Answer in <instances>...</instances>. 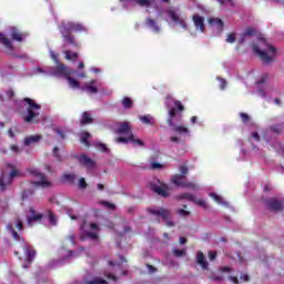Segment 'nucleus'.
Wrapping results in <instances>:
<instances>
[{
  "mask_svg": "<svg viewBox=\"0 0 284 284\" xmlns=\"http://www.w3.org/2000/svg\"><path fill=\"white\" fill-rule=\"evenodd\" d=\"M193 203H195V205H197L199 207H203V210H207V202H205V200H201V199H194Z\"/></svg>",
  "mask_w": 284,
  "mask_h": 284,
  "instance_id": "nucleus-36",
  "label": "nucleus"
},
{
  "mask_svg": "<svg viewBox=\"0 0 284 284\" xmlns=\"http://www.w3.org/2000/svg\"><path fill=\"white\" fill-rule=\"evenodd\" d=\"M221 83V90H225V85H227V82L223 79L220 80Z\"/></svg>",
  "mask_w": 284,
  "mask_h": 284,
  "instance_id": "nucleus-61",
  "label": "nucleus"
},
{
  "mask_svg": "<svg viewBox=\"0 0 284 284\" xmlns=\"http://www.w3.org/2000/svg\"><path fill=\"white\" fill-rule=\"evenodd\" d=\"M151 190L155 192V194H159L160 196H164V197L170 196V186H168V184L161 181L153 182L151 184Z\"/></svg>",
  "mask_w": 284,
  "mask_h": 284,
  "instance_id": "nucleus-11",
  "label": "nucleus"
},
{
  "mask_svg": "<svg viewBox=\"0 0 284 284\" xmlns=\"http://www.w3.org/2000/svg\"><path fill=\"white\" fill-rule=\"evenodd\" d=\"M23 250H24V253L27 256V261L29 263H32V261L34 260V255H36L34 251L32 248H30V246L28 244H24Z\"/></svg>",
  "mask_w": 284,
  "mask_h": 284,
  "instance_id": "nucleus-26",
  "label": "nucleus"
},
{
  "mask_svg": "<svg viewBox=\"0 0 284 284\" xmlns=\"http://www.w3.org/2000/svg\"><path fill=\"white\" fill-rule=\"evenodd\" d=\"M49 223L50 225H57V216L52 212H49Z\"/></svg>",
  "mask_w": 284,
  "mask_h": 284,
  "instance_id": "nucleus-47",
  "label": "nucleus"
},
{
  "mask_svg": "<svg viewBox=\"0 0 284 284\" xmlns=\"http://www.w3.org/2000/svg\"><path fill=\"white\" fill-rule=\"evenodd\" d=\"M221 6H232V0H217Z\"/></svg>",
  "mask_w": 284,
  "mask_h": 284,
  "instance_id": "nucleus-58",
  "label": "nucleus"
},
{
  "mask_svg": "<svg viewBox=\"0 0 284 284\" xmlns=\"http://www.w3.org/2000/svg\"><path fill=\"white\" fill-rule=\"evenodd\" d=\"M95 85H97V80H92L91 82L85 83L82 87V90H84L89 94H97V92H99V89H97Z\"/></svg>",
  "mask_w": 284,
  "mask_h": 284,
  "instance_id": "nucleus-22",
  "label": "nucleus"
},
{
  "mask_svg": "<svg viewBox=\"0 0 284 284\" xmlns=\"http://www.w3.org/2000/svg\"><path fill=\"white\" fill-rule=\"evenodd\" d=\"M95 148H98V150H100L101 152H110V149H108V146L104 143H95Z\"/></svg>",
  "mask_w": 284,
  "mask_h": 284,
  "instance_id": "nucleus-44",
  "label": "nucleus"
},
{
  "mask_svg": "<svg viewBox=\"0 0 284 284\" xmlns=\"http://www.w3.org/2000/svg\"><path fill=\"white\" fill-rule=\"evenodd\" d=\"M180 199H187V201H191V203H194V199H196V196L190 193H184L180 195Z\"/></svg>",
  "mask_w": 284,
  "mask_h": 284,
  "instance_id": "nucleus-45",
  "label": "nucleus"
},
{
  "mask_svg": "<svg viewBox=\"0 0 284 284\" xmlns=\"http://www.w3.org/2000/svg\"><path fill=\"white\" fill-rule=\"evenodd\" d=\"M105 280L101 277H95L92 281H84V284H105Z\"/></svg>",
  "mask_w": 284,
  "mask_h": 284,
  "instance_id": "nucleus-40",
  "label": "nucleus"
},
{
  "mask_svg": "<svg viewBox=\"0 0 284 284\" xmlns=\"http://www.w3.org/2000/svg\"><path fill=\"white\" fill-rule=\"evenodd\" d=\"M60 30H63L64 32H81L85 30L83 28V24L81 23H75V22H62V24L59 28Z\"/></svg>",
  "mask_w": 284,
  "mask_h": 284,
  "instance_id": "nucleus-13",
  "label": "nucleus"
},
{
  "mask_svg": "<svg viewBox=\"0 0 284 284\" xmlns=\"http://www.w3.org/2000/svg\"><path fill=\"white\" fill-rule=\"evenodd\" d=\"M115 141L116 143H128V141H131V143L138 148H143V145H145V143L142 142L141 139L135 138L134 134H130L129 138H118Z\"/></svg>",
  "mask_w": 284,
  "mask_h": 284,
  "instance_id": "nucleus-15",
  "label": "nucleus"
},
{
  "mask_svg": "<svg viewBox=\"0 0 284 284\" xmlns=\"http://www.w3.org/2000/svg\"><path fill=\"white\" fill-rule=\"evenodd\" d=\"M16 227H18V230H23V222L21 221V219H18L16 221Z\"/></svg>",
  "mask_w": 284,
  "mask_h": 284,
  "instance_id": "nucleus-54",
  "label": "nucleus"
},
{
  "mask_svg": "<svg viewBox=\"0 0 284 284\" xmlns=\"http://www.w3.org/2000/svg\"><path fill=\"white\" fill-rule=\"evenodd\" d=\"M180 172H181L182 176H185V174H187V166L181 165L180 166Z\"/></svg>",
  "mask_w": 284,
  "mask_h": 284,
  "instance_id": "nucleus-55",
  "label": "nucleus"
},
{
  "mask_svg": "<svg viewBox=\"0 0 284 284\" xmlns=\"http://www.w3.org/2000/svg\"><path fill=\"white\" fill-rule=\"evenodd\" d=\"M134 105V102H132V99L125 97L122 99V106L124 110H132V106Z\"/></svg>",
  "mask_w": 284,
  "mask_h": 284,
  "instance_id": "nucleus-31",
  "label": "nucleus"
},
{
  "mask_svg": "<svg viewBox=\"0 0 284 284\" xmlns=\"http://www.w3.org/2000/svg\"><path fill=\"white\" fill-rule=\"evenodd\" d=\"M253 52L257 54L264 63H272L276 58V49L263 38L260 39L258 45H253Z\"/></svg>",
  "mask_w": 284,
  "mask_h": 284,
  "instance_id": "nucleus-1",
  "label": "nucleus"
},
{
  "mask_svg": "<svg viewBox=\"0 0 284 284\" xmlns=\"http://www.w3.org/2000/svg\"><path fill=\"white\" fill-rule=\"evenodd\" d=\"M7 230H8V232H10L12 234L14 241H20L19 233H17V231H14L12 223L7 224Z\"/></svg>",
  "mask_w": 284,
  "mask_h": 284,
  "instance_id": "nucleus-34",
  "label": "nucleus"
},
{
  "mask_svg": "<svg viewBox=\"0 0 284 284\" xmlns=\"http://www.w3.org/2000/svg\"><path fill=\"white\" fill-rule=\"evenodd\" d=\"M41 139V135H30L24 139V145H32V143H39Z\"/></svg>",
  "mask_w": 284,
  "mask_h": 284,
  "instance_id": "nucleus-29",
  "label": "nucleus"
},
{
  "mask_svg": "<svg viewBox=\"0 0 284 284\" xmlns=\"http://www.w3.org/2000/svg\"><path fill=\"white\" fill-rule=\"evenodd\" d=\"M230 281L234 284H239V277H230Z\"/></svg>",
  "mask_w": 284,
  "mask_h": 284,
  "instance_id": "nucleus-64",
  "label": "nucleus"
},
{
  "mask_svg": "<svg viewBox=\"0 0 284 284\" xmlns=\"http://www.w3.org/2000/svg\"><path fill=\"white\" fill-rule=\"evenodd\" d=\"M0 43H3L9 50H12V42L2 33H0Z\"/></svg>",
  "mask_w": 284,
  "mask_h": 284,
  "instance_id": "nucleus-32",
  "label": "nucleus"
},
{
  "mask_svg": "<svg viewBox=\"0 0 284 284\" xmlns=\"http://www.w3.org/2000/svg\"><path fill=\"white\" fill-rule=\"evenodd\" d=\"M65 79L70 88H79V81L74 80L71 75H68Z\"/></svg>",
  "mask_w": 284,
  "mask_h": 284,
  "instance_id": "nucleus-38",
  "label": "nucleus"
},
{
  "mask_svg": "<svg viewBox=\"0 0 284 284\" xmlns=\"http://www.w3.org/2000/svg\"><path fill=\"white\" fill-rule=\"evenodd\" d=\"M178 214H180V216H190V211H185L183 209H180L178 211Z\"/></svg>",
  "mask_w": 284,
  "mask_h": 284,
  "instance_id": "nucleus-52",
  "label": "nucleus"
},
{
  "mask_svg": "<svg viewBox=\"0 0 284 284\" xmlns=\"http://www.w3.org/2000/svg\"><path fill=\"white\" fill-rule=\"evenodd\" d=\"M196 263H197V265H200L202 267V270H207V267H210V263H207L205 255L201 251L197 252Z\"/></svg>",
  "mask_w": 284,
  "mask_h": 284,
  "instance_id": "nucleus-23",
  "label": "nucleus"
},
{
  "mask_svg": "<svg viewBox=\"0 0 284 284\" xmlns=\"http://www.w3.org/2000/svg\"><path fill=\"white\" fill-rule=\"evenodd\" d=\"M50 57L53 59V61H55V63H59V59L57 58V53L54 51H50Z\"/></svg>",
  "mask_w": 284,
  "mask_h": 284,
  "instance_id": "nucleus-59",
  "label": "nucleus"
},
{
  "mask_svg": "<svg viewBox=\"0 0 284 284\" xmlns=\"http://www.w3.org/2000/svg\"><path fill=\"white\" fill-rule=\"evenodd\" d=\"M24 37L26 34L19 33V30L17 28H11V38L13 39V41H23Z\"/></svg>",
  "mask_w": 284,
  "mask_h": 284,
  "instance_id": "nucleus-28",
  "label": "nucleus"
},
{
  "mask_svg": "<svg viewBox=\"0 0 284 284\" xmlns=\"http://www.w3.org/2000/svg\"><path fill=\"white\" fill-rule=\"evenodd\" d=\"M80 165H83L87 170H94L97 168V163L94 160L88 158V155H80L79 158Z\"/></svg>",
  "mask_w": 284,
  "mask_h": 284,
  "instance_id": "nucleus-17",
  "label": "nucleus"
},
{
  "mask_svg": "<svg viewBox=\"0 0 284 284\" xmlns=\"http://www.w3.org/2000/svg\"><path fill=\"white\" fill-rule=\"evenodd\" d=\"M90 136L89 132H82L81 133V143H83L84 145H87V148H90V141H88V138Z\"/></svg>",
  "mask_w": 284,
  "mask_h": 284,
  "instance_id": "nucleus-35",
  "label": "nucleus"
},
{
  "mask_svg": "<svg viewBox=\"0 0 284 284\" xmlns=\"http://www.w3.org/2000/svg\"><path fill=\"white\" fill-rule=\"evenodd\" d=\"M94 119H92V113L84 111L82 113V118L80 120L81 125H90V123H93Z\"/></svg>",
  "mask_w": 284,
  "mask_h": 284,
  "instance_id": "nucleus-24",
  "label": "nucleus"
},
{
  "mask_svg": "<svg viewBox=\"0 0 284 284\" xmlns=\"http://www.w3.org/2000/svg\"><path fill=\"white\" fill-rule=\"evenodd\" d=\"M133 2L141 6V8H150L152 3L150 0H133Z\"/></svg>",
  "mask_w": 284,
  "mask_h": 284,
  "instance_id": "nucleus-37",
  "label": "nucleus"
},
{
  "mask_svg": "<svg viewBox=\"0 0 284 284\" xmlns=\"http://www.w3.org/2000/svg\"><path fill=\"white\" fill-rule=\"evenodd\" d=\"M17 176H21V172L18 171L17 166L14 164H7L0 175V192H6Z\"/></svg>",
  "mask_w": 284,
  "mask_h": 284,
  "instance_id": "nucleus-2",
  "label": "nucleus"
},
{
  "mask_svg": "<svg viewBox=\"0 0 284 284\" xmlns=\"http://www.w3.org/2000/svg\"><path fill=\"white\" fill-rule=\"evenodd\" d=\"M193 23H194L196 30H200V32L205 31V18H203L199 14H194L193 16Z\"/></svg>",
  "mask_w": 284,
  "mask_h": 284,
  "instance_id": "nucleus-20",
  "label": "nucleus"
},
{
  "mask_svg": "<svg viewBox=\"0 0 284 284\" xmlns=\"http://www.w3.org/2000/svg\"><path fill=\"white\" fill-rule=\"evenodd\" d=\"M266 205L268 210H273V212H281V210H283V203L276 199H268Z\"/></svg>",
  "mask_w": 284,
  "mask_h": 284,
  "instance_id": "nucleus-18",
  "label": "nucleus"
},
{
  "mask_svg": "<svg viewBox=\"0 0 284 284\" xmlns=\"http://www.w3.org/2000/svg\"><path fill=\"white\" fill-rule=\"evenodd\" d=\"M10 150L14 152V154H19V152H21V149L17 144L11 145Z\"/></svg>",
  "mask_w": 284,
  "mask_h": 284,
  "instance_id": "nucleus-51",
  "label": "nucleus"
},
{
  "mask_svg": "<svg viewBox=\"0 0 284 284\" xmlns=\"http://www.w3.org/2000/svg\"><path fill=\"white\" fill-rule=\"evenodd\" d=\"M148 26H150V28H152V30H154V32H159V26H156V22L152 19H148L146 20Z\"/></svg>",
  "mask_w": 284,
  "mask_h": 284,
  "instance_id": "nucleus-41",
  "label": "nucleus"
},
{
  "mask_svg": "<svg viewBox=\"0 0 284 284\" xmlns=\"http://www.w3.org/2000/svg\"><path fill=\"white\" fill-rule=\"evenodd\" d=\"M240 116L244 123H247V121H250V115L245 113H241Z\"/></svg>",
  "mask_w": 284,
  "mask_h": 284,
  "instance_id": "nucleus-56",
  "label": "nucleus"
},
{
  "mask_svg": "<svg viewBox=\"0 0 284 284\" xmlns=\"http://www.w3.org/2000/svg\"><path fill=\"white\" fill-rule=\"evenodd\" d=\"M60 32L63 38V50H68L69 45H73V48H79V43H77V40L74 39L73 34H70V32L64 31V29H60Z\"/></svg>",
  "mask_w": 284,
  "mask_h": 284,
  "instance_id": "nucleus-12",
  "label": "nucleus"
},
{
  "mask_svg": "<svg viewBox=\"0 0 284 284\" xmlns=\"http://www.w3.org/2000/svg\"><path fill=\"white\" fill-rule=\"evenodd\" d=\"M90 230L87 231L85 223L81 225L82 234L80 235L81 241H85L87 239H91V241H97L99 239V225L97 223L90 224Z\"/></svg>",
  "mask_w": 284,
  "mask_h": 284,
  "instance_id": "nucleus-6",
  "label": "nucleus"
},
{
  "mask_svg": "<svg viewBox=\"0 0 284 284\" xmlns=\"http://www.w3.org/2000/svg\"><path fill=\"white\" fill-rule=\"evenodd\" d=\"M29 174L33 176L36 181L31 182V187H52V182L48 180L45 174L41 173L38 169L30 168L28 169Z\"/></svg>",
  "mask_w": 284,
  "mask_h": 284,
  "instance_id": "nucleus-3",
  "label": "nucleus"
},
{
  "mask_svg": "<svg viewBox=\"0 0 284 284\" xmlns=\"http://www.w3.org/2000/svg\"><path fill=\"white\" fill-rule=\"evenodd\" d=\"M115 132L116 134H125L126 139H129L130 134H132L130 122H120L115 129Z\"/></svg>",
  "mask_w": 284,
  "mask_h": 284,
  "instance_id": "nucleus-14",
  "label": "nucleus"
},
{
  "mask_svg": "<svg viewBox=\"0 0 284 284\" xmlns=\"http://www.w3.org/2000/svg\"><path fill=\"white\" fill-rule=\"evenodd\" d=\"M29 212H30V215L27 217L28 226L32 227V225H34L37 221H41L43 219V214L37 213V211H34V209L32 207L29 210Z\"/></svg>",
  "mask_w": 284,
  "mask_h": 284,
  "instance_id": "nucleus-16",
  "label": "nucleus"
},
{
  "mask_svg": "<svg viewBox=\"0 0 284 284\" xmlns=\"http://www.w3.org/2000/svg\"><path fill=\"white\" fill-rule=\"evenodd\" d=\"M78 186L80 187V190H85V187H88V183L85 182V178H81L79 180Z\"/></svg>",
  "mask_w": 284,
  "mask_h": 284,
  "instance_id": "nucleus-46",
  "label": "nucleus"
},
{
  "mask_svg": "<svg viewBox=\"0 0 284 284\" xmlns=\"http://www.w3.org/2000/svg\"><path fill=\"white\" fill-rule=\"evenodd\" d=\"M252 139H254L255 141H261V136H258V133L256 132L252 133Z\"/></svg>",
  "mask_w": 284,
  "mask_h": 284,
  "instance_id": "nucleus-62",
  "label": "nucleus"
},
{
  "mask_svg": "<svg viewBox=\"0 0 284 284\" xmlns=\"http://www.w3.org/2000/svg\"><path fill=\"white\" fill-rule=\"evenodd\" d=\"M170 141H171V143H181V139H179V136H176V135H172L170 138Z\"/></svg>",
  "mask_w": 284,
  "mask_h": 284,
  "instance_id": "nucleus-57",
  "label": "nucleus"
},
{
  "mask_svg": "<svg viewBox=\"0 0 284 284\" xmlns=\"http://www.w3.org/2000/svg\"><path fill=\"white\" fill-rule=\"evenodd\" d=\"M174 103L175 108H178V110H180V112H183V104H181V101L179 100H174V98H172V95H168L165 99V105L170 110H172V104Z\"/></svg>",
  "mask_w": 284,
  "mask_h": 284,
  "instance_id": "nucleus-19",
  "label": "nucleus"
},
{
  "mask_svg": "<svg viewBox=\"0 0 284 284\" xmlns=\"http://www.w3.org/2000/svg\"><path fill=\"white\" fill-rule=\"evenodd\" d=\"M174 116H176V109H170L168 124L172 128V132L176 134H190V129L182 125H174Z\"/></svg>",
  "mask_w": 284,
  "mask_h": 284,
  "instance_id": "nucleus-7",
  "label": "nucleus"
},
{
  "mask_svg": "<svg viewBox=\"0 0 284 284\" xmlns=\"http://www.w3.org/2000/svg\"><path fill=\"white\" fill-rule=\"evenodd\" d=\"M139 119L145 125H153L154 124V122H152L153 121L152 115H140Z\"/></svg>",
  "mask_w": 284,
  "mask_h": 284,
  "instance_id": "nucleus-33",
  "label": "nucleus"
},
{
  "mask_svg": "<svg viewBox=\"0 0 284 284\" xmlns=\"http://www.w3.org/2000/svg\"><path fill=\"white\" fill-rule=\"evenodd\" d=\"M209 258H210V261H214V258H216V252L210 251L209 252Z\"/></svg>",
  "mask_w": 284,
  "mask_h": 284,
  "instance_id": "nucleus-60",
  "label": "nucleus"
},
{
  "mask_svg": "<svg viewBox=\"0 0 284 284\" xmlns=\"http://www.w3.org/2000/svg\"><path fill=\"white\" fill-rule=\"evenodd\" d=\"M148 26H150V28H152V30H154V32H159V26H156V22L152 19H148L146 20Z\"/></svg>",
  "mask_w": 284,
  "mask_h": 284,
  "instance_id": "nucleus-42",
  "label": "nucleus"
},
{
  "mask_svg": "<svg viewBox=\"0 0 284 284\" xmlns=\"http://www.w3.org/2000/svg\"><path fill=\"white\" fill-rule=\"evenodd\" d=\"M221 272H232V268L230 266H224L221 268Z\"/></svg>",
  "mask_w": 284,
  "mask_h": 284,
  "instance_id": "nucleus-63",
  "label": "nucleus"
},
{
  "mask_svg": "<svg viewBox=\"0 0 284 284\" xmlns=\"http://www.w3.org/2000/svg\"><path fill=\"white\" fill-rule=\"evenodd\" d=\"M171 181L178 187H186L187 190H196V184L193 182H187L184 175H173Z\"/></svg>",
  "mask_w": 284,
  "mask_h": 284,
  "instance_id": "nucleus-9",
  "label": "nucleus"
},
{
  "mask_svg": "<svg viewBox=\"0 0 284 284\" xmlns=\"http://www.w3.org/2000/svg\"><path fill=\"white\" fill-rule=\"evenodd\" d=\"M236 41V36L234 33H230L226 38V43H234Z\"/></svg>",
  "mask_w": 284,
  "mask_h": 284,
  "instance_id": "nucleus-49",
  "label": "nucleus"
},
{
  "mask_svg": "<svg viewBox=\"0 0 284 284\" xmlns=\"http://www.w3.org/2000/svg\"><path fill=\"white\" fill-rule=\"evenodd\" d=\"M150 214H154V216H161L163 221H166L168 227H174V222L170 221V211L161 207H153L149 210Z\"/></svg>",
  "mask_w": 284,
  "mask_h": 284,
  "instance_id": "nucleus-10",
  "label": "nucleus"
},
{
  "mask_svg": "<svg viewBox=\"0 0 284 284\" xmlns=\"http://www.w3.org/2000/svg\"><path fill=\"white\" fill-rule=\"evenodd\" d=\"M63 54L65 55L67 61H77L79 59V53L72 52L68 49L63 51Z\"/></svg>",
  "mask_w": 284,
  "mask_h": 284,
  "instance_id": "nucleus-27",
  "label": "nucleus"
},
{
  "mask_svg": "<svg viewBox=\"0 0 284 284\" xmlns=\"http://www.w3.org/2000/svg\"><path fill=\"white\" fill-rule=\"evenodd\" d=\"M210 196H211V199H213L216 203L227 205V203H224V202H223V197H221L219 194H216V193H210Z\"/></svg>",
  "mask_w": 284,
  "mask_h": 284,
  "instance_id": "nucleus-39",
  "label": "nucleus"
},
{
  "mask_svg": "<svg viewBox=\"0 0 284 284\" xmlns=\"http://www.w3.org/2000/svg\"><path fill=\"white\" fill-rule=\"evenodd\" d=\"M49 74L51 77H57V79H67V77H72L74 71L65 67V64L57 63V67L49 69Z\"/></svg>",
  "mask_w": 284,
  "mask_h": 284,
  "instance_id": "nucleus-5",
  "label": "nucleus"
},
{
  "mask_svg": "<svg viewBox=\"0 0 284 284\" xmlns=\"http://www.w3.org/2000/svg\"><path fill=\"white\" fill-rule=\"evenodd\" d=\"M173 254L178 257L185 256V250L173 248Z\"/></svg>",
  "mask_w": 284,
  "mask_h": 284,
  "instance_id": "nucleus-48",
  "label": "nucleus"
},
{
  "mask_svg": "<svg viewBox=\"0 0 284 284\" xmlns=\"http://www.w3.org/2000/svg\"><path fill=\"white\" fill-rule=\"evenodd\" d=\"M240 281H243L244 283H248V281H250V275H247V274H242V275L240 276Z\"/></svg>",
  "mask_w": 284,
  "mask_h": 284,
  "instance_id": "nucleus-53",
  "label": "nucleus"
},
{
  "mask_svg": "<svg viewBox=\"0 0 284 284\" xmlns=\"http://www.w3.org/2000/svg\"><path fill=\"white\" fill-rule=\"evenodd\" d=\"M254 34H256V29L252 28V27H247L243 34L242 38L240 39V43H245V38L246 37H254Z\"/></svg>",
  "mask_w": 284,
  "mask_h": 284,
  "instance_id": "nucleus-25",
  "label": "nucleus"
},
{
  "mask_svg": "<svg viewBox=\"0 0 284 284\" xmlns=\"http://www.w3.org/2000/svg\"><path fill=\"white\" fill-rule=\"evenodd\" d=\"M32 194H34V191L32 190H26L22 193V199H28V196H32Z\"/></svg>",
  "mask_w": 284,
  "mask_h": 284,
  "instance_id": "nucleus-50",
  "label": "nucleus"
},
{
  "mask_svg": "<svg viewBox=\"0 0 284 284\" xmlns=\"http://www.w3.org/2000/svg\"><path fill=\"white\" fill-rule=\"evenodd\" d=\"M23 101L27 103V114L23 116V121L26 123H32V121H34L40 114L39 110H41V104H37V102L30 98H26Z\"/></svg>",
  "mask_w": 284,
  "mask_h": 284,
  "instance_id": "nucleus-4",
  "label": "nucleus"
},
{
  "mask_svg": "<svg viewBox=\"0 0 284 284\" xmlns=\"http://www.w3.org/2000/svg\"><path fill=\"white\" fill-rule=\"evenodd\" d=\"M166 14L169 19H171V21H173V23H175L176 26H181L182 28H187L185 20H183V18H181V16L179 14V9L171 7L166 10Z\"/></svg>",
  "mask_w": 284,
  "mask_h": 284,
  "instance_id": "nucleus-8",
  "label": "nucleus"
},
{
  "mask_svg": "<svg viewBox=\"0 0 284 284\" xmlns=\"http://www.w3.org/2000/svg\"><path fill=\"white\" fill-rule=\"evenodd\" d=\"M209 24L213 28V30H217V32H223V20L219 18H211L209 20Z\"/></svg>",
  "mask_w": 284,
  "mask_h": 284,
  "instance_id": "nucleus-21",
  "label": "nucleus"
},
{
  "mask_svg": "<svg viewBox=\"0 0 284 284\" xmlns=\"http://www.w3.org/2000/svg\"><path fill=\"white\" fill-rule=\"evenodd\" d=\"M165 168V164H161L159 162H151V170H163Z\"/></svg>",
  "mask_w": 284,
  "mask_h": 284,
  "instance_id": "nucleus-43",
  "label": "nucleus"
},
{
  "mask_svg": "<svg viewBox=\"0 0 284 284\" xmlns=\"http://www.w3.org/2000/svg\"><path fill=\"white\" fill-rule=\"evenodd\" d=\"M62 181L65 183H74V181H77V175L73 173H64L62 175Z\"/></svg>",
  "mask_w": 284,
  "mask_h": 284,
  "instance_id": "nucleus-30",
  "label": "nucleus"
}]
</instances>
